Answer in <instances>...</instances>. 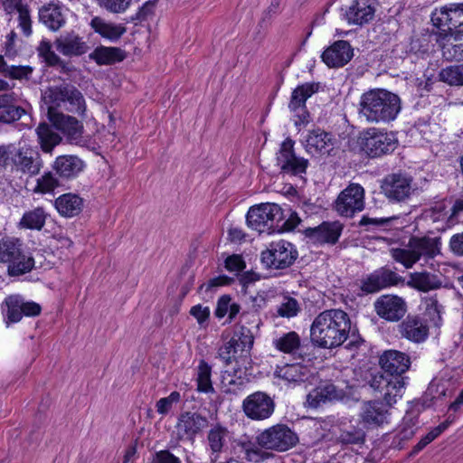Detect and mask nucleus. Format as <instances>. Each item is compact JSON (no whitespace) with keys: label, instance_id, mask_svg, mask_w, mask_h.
<instances>
[{"label":"nucleus","instance_id":"f3484780","mask_svg":"<svg viewBox=\"0 0 463 463\" xmlns=\"http://www.w3.org/2000/svg\"><path fill=\"white\" fill-rule=\"evenodd\" d=\"M48 117L55 129L61 131L70 144L83 146V124L76 118L63 113L48 110Z\"/></svg>","mask_w":463,"mask_h":463},{"label":"nucleus","instance_id":"e433bc0d","mask_svg":"<svg viewBox=\"0 0 463 463\" xmlns=\"http://www.w3.org/2000/svg\"><path fill=\"white\" fill-rule=\"evenodd\" d=\"M39 20L51 31L56 32L65 24V16L61 6L56 4H48L39 10Z\"/></svg>","mask_w":463,"mask_h":463},{"label":"nucleus","instance_id":"774afa93","mask_svg":"<svg viewBox=\"0 0 463 463\" xmlns=\"http://www.w3.org/2000/svg\"><path fill=\"white\" fill-rule=\"evenodd\" d=\"M449 249L455 255L463 257V232L451 236Z\"/></svg>","mask_w":463,"mask_h":463},{"label":"nucleus","instance_id":"a18cd8bd","mask_svg":"<svg viewBox=\"0 0 463 463\" xmlns=\"http://www.w3.org/2000/svg\"><path fill=\"white\" fill-rule=\"evenodd\" d=\"M336 440L342 445L364 444L365 440V432L362 428L358 426H343L340 429Z\"/></svg>","mask_w":463,"mask_h":463},{"label":"nucleus","instance_id":"e2e57ef3","mask_svg":"<svg viewBox=\"0 0 463 463\" xmlns=\"http://www.w3.org/2000/svg\"><path fill=\"white\" fill-rule=\"evenodd\" d=\"M233 279L226 275H221L211 279L207 283H203L200 286L199 290L205 288L206 292L213 291L216 288L230 285Z\"/></svg>","mask_w":463,"mask_h":463},{"label":"nucleus","instance_id":"f8f14e48","mask_svg":"<svg viewBox=\"0 0 463 463\" xmlns=\"http://www.w3.org/2000/svg\"><path fill=\"white\" fill-rule=\"evenodd\" d=\"M298 258L294 245L281 240L271 242L260 254L261 263L267 269H284L290 267Z\"/></svg>","mask_w":463,"mask_h":463},{"label":"nucleus","instance_id":"9d476101","mask_svg":"<svg viewBox=\"0 0 463 463\" xmlns=\"http://www.w3.org/2000/svg\"><path fill=\"white\" fill-rule=\"evenodd\" d=\"M51 104L49 109H63L68 112L83 116L86 111L85 99L82 93L73 85L62 84L51 88L47 96Z\"/></svg>","mask_w":463,"mask_h":463},{"label":"nucleus","instance_id":"4468645a","mask_svg":"<svg viewBox=\"0 0 463 463\" xmlns=\"http://www.w3.org/2000/svg\"><path fill=\"white\" fill-rule=\"evenodd\" d=\"M320 87L319 82H306L293 90L288 109L298 118L295 121L296 126L307 125L309 122L310 114L306 102L313 94L318 92Z\"/></svg>","mask_w":463,"mask_h":463},{"label":"nucleus","instance_id":"aec40b11","mask_svg":"<svg viewBox=\"0 0 463 463\" xmlns=\"http://www.w3.org/2000/svg\"><path fill=\"white\" fill-rule=\"evenodd\" d=\"M233 439V433L221 423L211 426L206 435V448L210 452V462L219 463L221 455L227 451Z\"/></svg>","mask_w":463,"mask_h":463},{"label":"nucleus","instance_id":"7c9ffc66","mask_svg":"<svg viewBox=\"0 0 463 463\" xmlns=\"http://www.w3.org/2000/svg\"><path fill=\"white\" fill-rule=\"evenodd\" d=\"M333 148L332 135L323 129H313L306 137V150L312 156L329 155Z\"/></svg>","mask_w":463,"mask_h":463},{"label":"nucleus","instance_id":"c9c22d12","mask_svg":"<svg viewBox=\"0 0 463 463\" xmlns=\"http://www.w3.org/2000/svg\"><path fill=\"white\" fill-rule=\"evenodd\" d=\"M54 205L61 216L71 218L79 215L82 211L83 199L78 194L68 193L56 198Z\"/></svg>","mask_w":463,"mask_h":463},{"label":"nucleus","instance_id":"1a4fd4ad","mask_svg":"<svg viewBox=\"0 0 463 463\" xmlns=\"http://www.w3.org/2000/svg\"><path fill=\"white\" fill-rule=\"evenodd\" d=\"M359 145L367 156L377 158L392 154L398 146V139L393 132L371 128L362 133Z\"/></svg>","mask_w":463,"mask_h":463},{"label":"nucleus","instance_id":"cd10ccee","mask_svg":"<svg viewBox=\"0 0 463 463\" xmlns=\"http://www.w3.org/2000/svg\"><path fill=\"white\" fill-rule=\"evenodd\" d=\"M274 375L294 384L307 382L311 383L315 378L312 368L302 363L286 364L282 366H278Z\"/></svg>","mask_w":463,"mask_h":463},{"label":"nucleus","instance_id":"37998d69","mask_svg":"<svg viewBox=\"0 0 463 463\" xmlns=\"http://www.w3.org/2000/svg\"><path fill=\"white\" fill-rule=\"evenodd\" d=\"M48 213L43 207H36L33 210L25 212L19 223L18 227L22 229L41 231L44 225Z\"/></svg>","mask_w":463,"mask_h":463},{"label":"nucleus","instance_id":"5701e85b","mask_svg":"<svg viewBox=\"0 0 463 463\" xmlns=\"http://www.w3.org/2000/svg\"><path fill=\"white\" fill-rule=\"evenodd\" d=\"M53 44L58 52L69 58L80 57L89 51L87 43L73 31L61 33Z\"/></svg>","mask_w":463,"mask_h":463},{"label":"nucleus","instance_id":"423d86ee","mask_svg":"<svg viewBox=\"0 0 463 463\" xmlns=\"http://www.w3.org/2000/svg\"><path fill=\"white\" fill-rule=\"evenodd\" d=\"M431 22L439 29L437 34L441 40L454 35L458 41L463 34V4H449L436 8L431 14Z\"/></svg>","mask_w":463,"mask_h":463},{"label":"nucleus","instance_id":"f257e3e1","mask_svg":"<svg viewBox=\"0 0 463 463\" xmlns=\"http://www.w3.org/2000/svg\"><path fill=\"white\" fill-rule=\"evenodd\" d=\"M349 337L346 348L358 349L364 339L352 331L349 315L341 309H327L319 313L310 326V340L315 346L334 349L341 346Z\"/></svg>","mask_w":463,"mask_h":463},{"label":"nucleus","instance_id":"3c124183","mask_svg":"<svg viewBox=\"0 0 463 463\" xmlns=\"http://www.w3.org/2000/svg\"><path fill=\"white\" fill-rule=\"evenodd\" d=\"M439 80L450 86H463V64L451 65L442 69Z\"/></svg>","mask_w":463,"mask_h":463},{"label":"nucleus","instance_id":"9b49d317","mask_svg":"<svg viewBox=\"0 0 463 463\" xmlns=\"http://www.w3.org/2000/svg\"><path fill=\"white\" fill-rule=\"evenodd\" d=\"M298 436L286 424L265 429L256 437L257 444L265 449L285 452L298 443Z\"/></svg>","mask_w":463,"mask_h":463},{"label":"nucleus","instance_id":"412c9836","mask_svg":"<svg viewBox=\"0 0 463 463\" xmlns=\"http://www.w3.org/2000/svg\"><path fill=\"white\" fill-rule=\"evenodd\" d=\"M375 313L388 322L400 321L407 312L405 300L396 295H383L373 303Z\"/></svg>","mask_w":463,"mask_h":463},{"label":"nucleus","instance_id":"a211bd4d","mask_svg":"<svg viewBox=\"0 0 463 463\" xmlns=\"http://www.w3.org/2000/svg\"><path fill=\"white\" fill-rule=\"evenodd\" d=\"M364 208V190L358 184H351L338 195L335 209L345 217H352Z\"/></svg>","mask_w":463,"mask_h":463},{"label":"nucleus","instance_id":"052dcab7","mask_svg":"<svg viewBox=\"0 0 463 463\" xmlns=\"http://www.w3.org/2000/svg\"><path fill=\"white\" fill-rule=\"evenodd\" d=\"M180 400V392L174 391L167 397L161 398L156 402V411L161 415H165L171 411L173 404L179 402Z\"/></svg>","mask_w":463,"mask_h":463},{"label":"nucleus","instance_id":"bf43d9fd","mask_svg":"<svg viewBox=\"0 0 463 463\" xmlns=\"http://www.w3.org/2000/svg\"><path fill=\"white\" fill-rule=\"evenodd\" d=\"M37 52L39 56L42 57L49 66H54L55 63L60 61V56L52 51V43L47 40L41 41L37 47Z\"/></svg>","mask_w":463,"mask_h":463},{"label":"nucleus","instance_id":"c756f323","mask_svg":"<svg viewBox=\"0 0 463 463\" xmlns=\"http://www.w3.org/2000/svg\"><path fill=\"white\" fill-rule=\"evenodd\" d=\"M341 232L342 226L339 222H324L317 227L306 229L304 233L314 243L335 244L338 241Z\"/></svg>","mask_w":463,"mask_h":463},{"label":"nucleus","instance_id":"393cba45","mask_svg":"<svg viewBox=\"0 0 463 463\" xmlns=\"http://www.w3.org/2000/svg\"><path fill=\"white\" fill-rule=\"evenodd\" d=\"M388 407L379 400L364 402L359 413L360 420L367 428H377L387 422Z\"/></svg>","mask_w":463,"mask_h":463},{"label":"nucleus","instance_id":"864d4df0","mask_svg":"<svg viewBox=\"0 0 463 463\" xmlns=\"http://www.w3.org/2000/svg\"><path fill=\"white\" fill-rule=\"evenodd\" d=\"M56 173L47 172L37 179L36 185L33 188L34 193L47 194L52 192L60 185V181L56 176Z\"/></svg>","mask_w":463,"mask_h":463},{"label":"nucleus","instance_id":"6e6552de","mask_svg":"<svg viewBox=\"0 0 463 463\" xmlns=\"http://www.w3.org/2000/svg\"><path fill=\"white\" fill-rule=\"evenodd\" d=\"M381 189L392 203H406L418 192L413 176L403 171L387 175L382 181Z\"/></svg>","mask_w":463,"mask_h":463},{"label":"nucleus","instance_id":"bb28decb","mask_svg":"<svg viewBox=\"0 0 463 463\" xmlns=\"http://www.w3.org/2000/svg\"><path fill=\"white\" fill-rule=\"evenodd\" d=\"M353 56L350 43L347 41L339 40L326 49L321 58L329 68H339L347 64Z\"/></svg>","mask_w":463,"mask_h":463},{"label":"nucleus","instance_id":"39448f33","mask_svg":"<svg viewBox=\"0 0 463 463\" xmlns=\"http://www.w3.org/2000/svg\"><path fill=\"white\" fill-rule=\"evenodd\" d=\"M439 238H411L409 241L408 247L392 248L390 252L392 259L402 263L406 269L411 268L420 257L434 258L440 251Z\"/></svg>","mask_w":463,"mask_h":463},{"label":"nucleus","instance_id":"603ef678","mask_svg":"<svg viewBox=\"0 0 463 463\" xmlns=\"http://www.w3.org/2000/svg\"><path fill=\"white\" fill-rule=\"evenodd\" d=\"M425 315L430 317L433 325L439 327L441 325L442 305L437 299V295L427 297L424 298Z\"/></svg>","mask_w":463,"mask_h":463},{"label":"nucleus","instance_id":"f704fd0d","mask_svg":"<svg viewBox=\"0 0 463 463\" xmlns=\"http://www.w3.org/2000/svg\"><path fill=\"white\" fill-rule=\"evenodd\" d=\"M345 397V392L338 389L335 384L330 382L321 383L315 390L314 395L308 394L307 400L312 401L310 404L314 407L319 406L321 402L342 400Z\"/></svg>","mask_w":463,"mask_h":463},{"label":"nucleus","instance_id":"4c0bfd02","mask_svg":"<svg viewBox=\"0 0 463 463\" xmlns=\"http://www.w3.org/2000/svg\"><path fill=\"white\" fill-rule=\"evenodd\" d=\"M53 125L43 122L35 129L38 143L44 153H52L53 148L61 142V137L53 129Z\"/></svg>","mask_w":463,"mask_h":463},{"label":"nucleus","instance_id":"09e8293b","mask_svg":"<svg viewBox=\"0 0 463 463\" xmlns=\"http://www.w3.org/2000/svg\"><path fill=\"white\" fill-rule=\"evenodd\" d=\"M450 415L448 420L441 422L439 425L432 429L430 432H428L413 447L412 450L410 453V456H414L420 451H421L427 445L432 442L436 438H438L445 430L448 429L449 424L453 421L454 419L450 420Z\"/></svg>","mask_w":463,"mask_h":463},{"label":"nucleus","instance_id":"ddd939ff","mask_svg":"<svg viewBox=\"0 0 463 463\" xmlns=\"http://www.w3.org/2000/svg\"><path fill=\"white\" fill-rule=\"evenodd\" d=\"M370 387L376 392L377 400L383 399L384 405L392 406L401 398L405 387V378L375 374L369 382Z\"/></svg>","mask_w":463,"mask_h":463},{"label":"nucleus","instance_id":"13d9d810","mask_svg":"<svg viewBox=\"0 0 463 463\" xmlns=\"http://www.w3.org/2000/svg\"><path fill=\"white\" fill-rule=\"evenodd\" d=\"M33 71V67L29 65H8L5 77L12 80H29Z\"/></svg>","mask_w":463,"mask_h":463},{"label":"nucleus","instance_id":"f03ea898","mask_svg":"<svg viewBox=\"0 0 463 463\" xmlns=\"http://www.w3.org/2000/svg\"><path fill=\"white\" fill-rule=\"evenodd\" d=\"M402 109L400 97L384 89L364 92L359 101V116L368 123L385 124L393 121Z\"/></svg>","mask_w":463,"mask_h":463},{"label":"nucleus","instance_id":"2eb2a0df","mask_svg":"<svg viewBox=\"0 0 463 463\" xmlns=\"http://www.w3.org/2000/svg\"><path fill=\"white\" fill-rule=\"evenodd\" d=\"M294 140L287 137L277 153V165L280 172L289 175H300L305 174L308 166V160L297 156L294 152Z\"/></svg>","mask_w":463,"mask_h":463},{"label":"nucleus","instance_id":"680f3d73","mask_svg":"<svg viewBox=\"0 0 463 463\" xmlns=\"http://www.w3.org/2000/svg\"><path fill=\"white\" fill-rule=\"evenodd\" d=\"M238 445L244 453L242 458L250 462H259L262 458L260 449L250 441L239 442Z\"/></svg>","mask_w":463,"mask_h":463},{"label":"nucleus","instance_id":"2f4dec72","mask_svg":"<svg viewBox=\"0 0 463 463\" xmlns=\"http://www.w3.org/2000/svg\"><path fill=\"white\" fill-rule=\"evenodd\" d=\"M374 11L371 0H353L345 15L349 24L362 26L373 20Z\"/></svg>","mask_w":463,"mask_h":463},{"label":"nucleus","instance_id":"5fc2aeb1","mask_svg":"<svg viewBox=\"0 0 463 463\" xmlns=\"http://www.w3.org/2000/svg\"><path fill=\"white\" fill-rule=\"evenodd\" d=\"M299 311L300 307L298 300L291 297H284L277 309L278 316L287 318L296 317Z\"/></svg>","mask_w":463,"mask_h":463},{"label":"nucleus","instance_id":"0e129e2a","mask_svg":"<svg viewBox=\"0 0 463 463\" xmlns=\"http://www.w3.org/2000/svg\"><path fill=\"white\" fill-rule=\"evenodd\" d=\"M416 432V429H411L407 427L400 426L398 433L395 435L392 440V446L399 449H402V442L411 439Z\"/></svg>","mask_w":463,"mask_h":463},{"label":"nucleus","instance_id":"0eeeda50","mask_svg":"<svg viewBox=\"0 0 463 463\" xmlns=\"http://www.w3.org/2000/svg\"><path fill=\"white\" fill-rule=\"evenodd\" d=\"M282 217L283 211L279 204L265 203L249 209L246 222L250 228L260 233H279L281 226H279L278 222L282 221Z\"/></svg>","mask_w":463,"mask_h":463},{"label":"nucleus","instance_id":"ea45409f","mask_svg":"<svg viewBox=\"0 0 463 463\" xmlns=\"http://www.w3.org/2000/svg\"><path fill=\"white\" fill-rule=\"evenodd\" d=\"M408 285L420 291L427 292L439 288L442 286V280L439 276L430 272H414L410 275Z\"/></svg>","mask_w":463,"mask_h":463},{"label":"nucleus","instance_id":"6e6d98bb","mask_svg":"<svg viewBox=\"0 0 463 463\" xmlns=\"http://www.w3.org/2000/svg\"><path fill=\"white\" fill-rule=\"evenodd\" d=\"M25 113V109L20 106H0V122H14L19 120Z\"/></svg>","mask_w":463,"mask_h":463},{"label":"nucleus","instance_id":"a19ab883","mask_svg":"<svg viewBox=\"0 0 463 463\" xmlns=\"http://www.w3.org/2000/svg\"><path fill=\"white\" fill-rule=\"evenodd\" d=\"M90 58L99 65H110L122 61L126 58L125 52L118 47H97Z\"/></svg>","mask_w":463,"mask_h":463},{"label":"nucleus","instance_id":"c85d7f7f","mask_svg":"<svg viewBox=\"0 0 463 463\" xmlns=\"http://www.w3.org/2000/svg\"><path fill=\"white\" fill-rule=\"evenodd\" d=\"M382 369L388 373V376L402 375L410 368L411 359L405 353L397 350L385 351L380 357Z\"/></svg>","mask_w":463,"mask_h":463},{"label":"nucleus","instance_id":"49530a36","mask_svg":"<svg viewBox=\"0 0 463 463\" xmlns=\"http://www.w3.org/2000/svg\"><path fill=\"white\" fill-rule=\"evenodd\" d=\"M437 42L439 43L443 56L449 61H463V43L454 41V35L441 40L437 34Z\"/></svg>","mask_w":463,"mask_h":463},{"label":"nucleus","instance_id":"de8ad7c7","mask_svg":"<svg viewBox=\"0 0 463 463\" xmlns=\"http://www.w3.org/2000/svg\"><path fill=\"white\" fill-rule=\"evenodd\" d=\"M450 415L448 420L441 422L439 425L432 429L430 432H428L413 447L412 450L410 453V456H414L420 451H421L427 445L432 442L436 438H438L445 430L448 429L449 424L453 421L454 419L450 420Z\"/></svg>","mask_w":463,"mask_h":463},{"label":"nucleus","instance_id":"4be33fe9","mask_svg":"<svg viewBox=\"0 0 463 463\" xmlns=\"http://www.w3.org/2000/svg\"><path fill=\"white\" fill-rule=\"evenodd\" d=\"M207 425V418L198 412L185 411L181 413L175 425L177 440L194 441L195 437Z\"/></svg>","mask_w":463,"mask_h":463},{"label":"nucleus","instance_id":"69168bd1","mask_svg":"<svg viewBox=\"0 0 463 463\" xmlns=\"http://www.w3.org/2000/svg\"><path fill=\"white\" fill-rule=\"evenodd\" d=\"M210 314V308L208 307H203L201 304L195 305L190 309V315L197 320L201 326L207 323Z\"/></svg>","mask_w":463,"mask_h":463},{"label":"nucleus","instance_id":"473e14b6","mask_svg":"<svg viewBox=\"0 0 463 463\" xmlns=\"http://www.w3.org/2000/svg\"><path fill=\"white\" fill-rule=\"evenodd\" d=\"M52 167L60 177L71 179L84 169L85 164L76 156H60L55 159Z\"/></svg>","mask_w":463,"mask_h":463},{"label":"nucleus","instance_id":"338daca9","mask_svg":"<svg viewBox=\"0 0 463 463\" xmlns=\"http://www.w3.org/2000/svg\"><path fill=\"white\" fill-rule=\"evenodd\" d=\"M152 463H182L180 458L175 457L167 449L159 450L153 456Z\"/></svg>","mask_w":463,"mask_h":463},{"label":"nucleus","instance_id":"58836bf2","mask_svg":"<svg viewBox=\"0 0 463 463\" xmlns=\"http://www.w3.org/2000/svg\"><path fill=\"white\" fill-rule=\"evenodd\" d=\"M90 26L95 33L111 42L118 41L127 32V28L124 25L108 23L99 16H95L91 19Z\"/></svg>","mask_w":463,"mask_h":463},{"label":"nucleus","instance_id":"4d7b16f0","mask_svg":"<svg viewBox=\"0 0 463 463\" xmlns=\"http://www.w3.org/2000/svg\"><path fill=\"white\" fill-rule=\"evenodd\" d=\"M132 0H96L98 5L111 14H122L130 6Z\"/></svg>","mask_w":463,"mask_h":463},{"label":"nucleus","instance_id":"b1692460","mask_svg":"<svg viewBox=\"0 0 463 463\" xmlns=\"http://www.w3.org/2000/svg\"><path fill=\"white\" fill-rule=\"evenodd\" d=\"M402 338L412 343H423L429 336V326L426 321L417 315H409L398 326Z\"/></svg>","mask_w":463,"mask_h":463},{"label":"nucleus","instance_id":"72a5a7b5","mask_svg":"<svg viewBox=\"0 0 463 463\" xmlns=\"http://www.w3.org/2000/svg\"><path fill=\"white\" fill-rule=\"evenodd\" d=\"M244 370H237V367L227 368L222 374V388L225 393L238 394L248 383L249 380L243 376Z\"/></svg>","mask_w":463,"mask_h":463},{"label":"nucleus","instance_id":"c03bdc74","mask_svg":"<svg viewBox=\"0 0 463 463\" xmlns=\"http://www.w3.org/2000/svg\"><path fill=\"white\" fill-rule=\"evenodd\" d=\"M22 297L19 295L8 296L2 304L6 324L19 322L23 318Z\"/></svg>","mask_w":463,"mask_h":463},{"label":"nucleus","instance_id":"7ed1b4c3","mask_svg":"<svg viewBox=\"0 0 463 463\" xmlns=\"http://www.w3.org/2000/svg\"><path fill=\"white\" fill-rule=\"evenodd\" d=\"M253 344L254 336L250 329L242 326L219 348V358L227 367H237V370L247 372L252 363L250 351Z\"/></svg>","mask_w":463,"mask_h":463},{"label":"nucleus","instance_id":"6ab92c4d","mask_svg":"<svg viewBox=\"0 0 463 463\" xmlns=\"http://www.w3.org/2000/svg\"><path fill=\"white\" fill-rule=\"evenodd\" d=\"M402 278L392 269L382 267L361 279L360 290L363 295L374 294L401 282Z\"/></svg>","mask_w":463,"mask_h":463},{"label":"nucleus","instance_id":"20e7f679","mask_svg":"<svg viewBox=\"0 0 463 463\" xmlns=\"http://www.w3.org/2000/svg\"><path fill=\"white\" fill-rule=\"evenodd\" d=\"M0 263L6 264L9 276L16 277L30 272L34 268V259L24 249L21 240L4 237L0 240Z\"/></svg>","mask_w":463,"mask_h":463},{"label":"nucleus","instance_id":"a878e982","mask_svg":"<svg viewBox=\"0 0 463 463\" xmlns=\"http://www.w3.org/2000/svg\"><path fill=\"white\" fill-rule=\"evenodd\" d=\"M12 161L16 169L31 176L40 173L43 160L38 151L31 147H20L13 156Z\"/></svg>","mask_w":463,"mask_h":463},{"label":"nucleus","instance_id":"8fccbe9b","mask_svg":"<svg viewBox=\"0 0 463 463\" xmlns=\"http://www.w3.org/2000/svg\"><path fill=\"white\" fill-rule=\"evenodd\" d=\"M211 373V366L204 360H201L198 365L196 379L198 392L205 393L214 392V389L212 384Z\"/></svg>","mask_w":463,"mask_h":463},{"label":"nucleus","instance_id":"dca6fc26","mask_svg":"<svg viewBox=\"0 0 463 463\" xmlns=\"http://www.w3.org/2000/svg\"><path fill=\"white\" fill-rule=\"evenodd\" d=\"M242 411L250 420H264L274 413L275 402L269 393L257 391L243 400Z\"/></svg>","mask_w":463,"mask_h":463},{"label":"nucleus","instance_id":"79ce46f5","mask_svg":"<svg viewBox=\"0 0 463 463\" xmlns=\"http://www.w3.org/2000/svg\"><path fill=\"white\" fill-rule=\"evenodd\" d=\"M273 345L279 351L284 354H298L302 357L301 350V338L295 331H290L283 334L273 341Z\"/></svg>","mask_w":463,"mask_h":463}]
</instances>
